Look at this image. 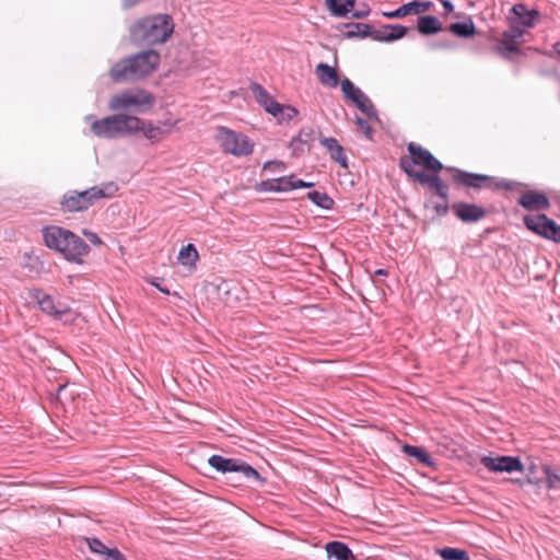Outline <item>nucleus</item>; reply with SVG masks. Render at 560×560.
I'll return each mask as SVG.
<instances>
[{"label": "nucleus", "instance_id": "1", "mask_svg": "<svg viewBox=\"0 0 560 560\" xmlns=\"http://www.w3.org/2000/svg\"><path fill=\"white\" fill-rule=\"evenodd\" d=\"M160 61L161 57L156 50H144L115 62L109 70V77L116 83L141 80L150 75L159 67Z\"/></svg>", "mask_w": 560, "mask_h": 560}, {"label": "nucleus", "instance_id": "2", "mask_svg": "<svg viewBox=\"0 0 560 560\" xmlns=\"http://www.w3.org/2000/svg\"><path fill=\"white\" fill-rule=\"evenodd\" d=\"M174 32V22L168 14L141 18L129 27L131 43L137 46L164 44Z\"/></svg>", "mask_w": 560, "mask_h": 560}, {"label": "nucleus", "instance_id": "3", "mask_svg": "<svg viewBox=\"0 0 560 560\" xmlns=\"http://www.w3.org/2000/svg\"><path fill=\"white\" fill-rule=\"evenodd\" d=\"M446 171L453 173L452 178L455 184L475 191H479L481 189H490L492 191H520L528 187L527 184L522 182L486 174L470 173L453 166H447Z\"/></svg>", "mask_w": 560, "mask_h": 560}, {"label": "nucleus", "instance_id": "4", "mask_svg": "<svg viewBox=\"0 0 560 560\" xmlns=\"http://www.w3.org/2000/svg\"><path fill=\"white\" fill-rule=\"evenodd\" d=\"M117 190L118 186L113 182L93 186L83 191L69 190L61 197L60 210L63 213L86 211L98 200L113 197Z\"/></svg>", "mask_w": 560, "mask_h": 560}, {"label": "nucleus", "instance_id": "5", "mask_svg": "<svg viewBox=\"0 0 560 560\" xmlns=\"http://www.w3.org/2000/svg\"><path fill=\"white\" fill-rule=\"evenodd\" d=\"M142 119L124 114H116L95 120L92 126V132L100 138L116 139L127 137L140 131Z\"/></svg>", "mask_w": 560, "mask_h": 560}, {"label": "nucleus", "instance_id": "6", "mask_svg": "<svg viewBox=\"0 0 560 560\" xmlns=\"http://www.w3.org/2000/svg\"><path fill=\"white\" fill-rule=\"evenodd\" d=\"M410 156H401L399 159V167L412 179L417 180L416 174L423 173L415 168L421 165L425 171L434 173L445 168L444 165L427 149L420 144L410 142L407 147Z\"/></svg>", "mask_w": 560, "mask_h": 560}, {"label": "nucleus", "instance_id": "7", "mask_svg": "<svg viewBox=\"0 0 560 560\" xmlns=\"http://www.w3.org/2000/svg\"><path fill=\"white\" fill-rule=\"evenodd\" d=\"M155 103L152 93L143 89H129L121 93L114 94L108 102V108L114 112L126 110L131 106L136 112L143 114L149 110Z\"/></svg>", "mask_w": 560, "mask_h": 560}, {"label": "nucleus", "instance_id": "8", "mask_svg": "<svg viewBox=\"0 0 560 560\" xmlns=\"http://www.w3.org/2000/svg\"><path fill=\"white\" fill-rule=\"evenodd\" d=\"M208 464L219 472H240L247 480H254L258 485H264L266 479L253 466L240 458H226L214 454L209 457Z\"/></svg>", "mask_w": 560, "mask_h": 560}, {"label": "nucleus", "instance_id": "9", "mask_svg": "<svg viewBox=\"0 0 560 560\" xmlns=\"http://www.w3.org/2000/svg\"><path fill=\"white\" fill-rule=\"evenodd\" d=\"M217 139L222 151L235 156L248 155L253 152L254 144L249 138L241 132H235L226 127H219Z\"/></svg>", "mask_w": 560, "mask_h": 560}, {"label": "nucleus", "instance_id": "10", "mask_svg": "<svg viewBox=\"0 0 560 560\" xmlns=\"http://www.w3.org/2000/svg\"><path fill=\"white\" fill-rule=\"evenodd\" d=\"M523 222L524 225L533 233L555 243H560V225L549 219L546 214H527L524 215Z\"/></svg>", "mask_w": 560, "mask_h": 560}, {"label": "nucleus", "instance_id": "11", "mask_svg": "<svg viewBox=\"0 0 560 560\" xmlns=\"http://www.w3.org/2000/svg\"><path fill=\"white\" fill-rule=\"evenodd\" d=\"M341 91L343 93L345 98L351 101L355 104V106L364 113L369 119L371 120H378L377 110L372 103V101L369 98L368 95H365L361 89L355 86L352 81L348 78H345L340 81Z\"/></svg>", "mask_w": 560, "mask_h": 560}, {"label": "nucleus", "instance_id": "12", "mask_svg": "<svg viewBox=\"0 0 560 560\" xmlns=\"http://www.w3.org/2000/svg\"><path fill=\"white\" fill-rule=\"evenodd\" d=\"M90 250L89 244L83 238L72 231H69L62 253L65 259L82 265L84 262L83 257L86 256Z\"/></svg>", "mask_w": 560, "mask_h": 560}, {"label": "nucleus", "instance_id": "13", "mask_svg": "<svg viewBox=\"0 0 560 560\" xmlns=\"http://www.w3.org/2000/svg\"><path fill=\"white\" fill-rule=\"evenodd\" d=\"M539 12L535 8H528L524 2H515L509 12V22L512 26L529 28L535 26Z\"/></svg>", "mask_w": 560, "mask_h": 560}, {"label": "nucleus", "instance_id": "14", "mask_svg": "<svg viewBox=\"0 0 560 560\" xmlns=\"http://www.w3.org/2000/svg\"><path fill=\"white\" fill-rule=\"evenodd\" d=\"M482 465L494 472H513L524 470V466L518 457L514 456H485L481 459Z\"/></svg>", "mask_w": 560, "mask_h": 560}, {"label": "nucleus", "instance_id": "15", "mask_svg": "<svg viewBox=\"0 0 560 560\" xmlns=\"http://www.w3.org/2000/svg\"><path fill=\"white\" fill-rule=\"evenodd\" d=\"M454 215L464 223H476L487 215V210L476 203L458 201L452 205Z\"/></svg>", "mask_w": 560, "mask_h": 560}, {"label": "nucleus", "instance_id": "16", "mask_svg": "<svg viewBox=\"0 0 560 560\" xmlns=\"http://www.w3.org/2000/svg\"><path fill=\"white\" fill-rule=\"evenodd\" d=\"M69 231L70 230L58 225H49L43 228L42 233L45 245L48 248L62 254Z\"/></svg>", "mask_w": 560, "mask_h": 560}, {"label": "nucleus", "instance_id": "17", "mask_svg": "<svg viewBox=\"0 0 560 560\" xmlns=\"http://www.w3.org/2000/svg\"><path fill=\"white\" fill-rule=\"evenodd\" d=\"M256 102L265 108L267 113L272 116H277V112H280V103H278L268 91L259 83H252L249 86Z\"/></svg>", "mask_w": 560, "mask_h": 560}, {"label": "nucleus", "instance_id": "18", "mask_svg": "<svg viewBox=\"0 0 560 560\" xmlns=\"http://www.w3.org/2000/svg\"><path fill=\"white\" fill-rule=\"evenodd\" d=\"M517 203L527 211L547 210L550 207L548 197L538 191H528L523 194L518 198Z\"/></svg>", "mask_w": 560, "mask_h": 560}, {"label": "nucleus", "instance_id": "19", "mask_svg": "<svg viewBox=\"0 0 560 560\" xmlns=\"http://www.w3.org/2000/svg\"><path fill=\"white\" fill-rule=\"evenodd\" d=\"M31 296L37 301L40 310L47 315L61 318L68 312L66 307L61 308L56 305L52 296L44 293L40 289H35Z\"/></svg>", "mask_w": 560, "mask_h": 560}, {"label": "nucleus", "instance_id": "20", "mask_svg": "<svg viewBox=\"0 0 560 560\" xmlns=\"http://www.w3.org/2000/svg\"><path fill=\"white\" fill-rule=\"evenodd\" d=\"M417 182L422 185H429L435 190L441 200H448V185L436 174L419 173L416 174Z\"/></svg>", "mask_w": 560, "mask_h": 560}, {"label": "nucleus", "instance_id": "21", "mask_svg": "<svg viewBox=\"0 0 560 560\" xmlns=\"http://www.w3.org/2000/svg\"><path fill=\"white\" fill-rule=\"evenodd\" d=\"M319 142L329 152L331 160L337 162L343 168L348 167V159L345 149L336 138L322 137Z\"/></svg>", "mask_w": 560, "mask_h": 560}, {"label": "nucleus", "instance_id": "22", "mask_svg": "<svg viewBox=\"0 0 560 560\" xmlns=\"http://www.w3.org/2000/svg\"><path fill=\"white\" fill-rule=\"evenodd\" d=\"M432 4L433 2H406L397 10L383 12V15L388 19H397L408 14H421L429 11Z\"/></svg>", "mask_w": 560, "mask_h": 560}, {"label": "nucleus", "instance_id": "23", "mask_svg": "<svg viewBox=\"0 0 560 560\" xmlns=\"http://www.w3.org/2000/svg\"><path fill=\"white\" fill-rule=\"evenodd\" d=\"M315 73L319 82L327 88H336L340 82L337 70L325 62L316 66Z\"/></svg>", "mask_w": 560, "mask_h": 560}, {"label": "nucleus", "instance_id": "24", "mask_svg": "<svg viewBox=\"0 0 560 560\" xmlns=\"http://www.w3.org/2000/svg\"><path fill=\"white\" fill-rule=\"evenodd\" d=\"M326 551L329 559L334 560H355L352 550L342 541H330L326 545Z\"/></svg>", "mask_w": 560, "mask_h": 560}, {"label": "nucleus", "instance_id": "25", "mask_svg": "<svg viewBox=\"0 0 560 560\" xmlns=\"http://www.w3.org/2000/svg\"><path fill=\"white\" fill-rule=\"evenodd\" d=\"M22 268L26 270L31 277H39L42 273L47 272L44 260L33 253H25L23 255Z\"/></svg>", "mask_w": 560, "mask_h": 560}, {"label": "nucleus", "instance_id": "26", "mask_svg": "<svg viewBox=\"0 0 560 560\" xmlns=\"http://www.w3.org/2000/svg\"><path fill=\"white\" fill-rule=\"evenodd\" d=\"M418 32L424 36L434 35L443 30L442 23L434 15H420L417 24Z\"/></svg>", "mask_w": 560, "mask_h": 560}, {"label": "nucleus", "instance_id": "27", "mask_svg": "<svg viewBox=\"0 0 560 560\" xmlns=\"http://www.w3.org/2000/svg\"><path fill=\"white\" fill-rule=\"evenodd\" d=\"M178 262L189 269H195L199 259V254L194 244L183 246L178 253Z\"/></svg>", "mask_w": 560, "mask_h": 560}, {"label": "nucleus", "instance_id": "28", "mask_svg": "<svg viewBox=\"0 0 560 560\" xmlns=\"http://www.w3.org/2000/svg\"><path fill=\"white\" fill-rule=\"evenodd\" d=\"M315 140V130L312 127H306L300 130L296 137L291 140L290 147L293 149L294 155H299L303 150L299 148L300 144H311Z\"/></svg>", "mask_w": 560, "mask_h": 560}, {"label": "nucleus", "instance_id": "29", "mask_svg": "<svg viewBox=\"0 0 560 560\" xmlns=\"http://www.w3.org/2000/svg\"><path fill=\"white\" fill-rule=\"evenodd\" d=\"M402 450L408 456L418 459L419 463L427 467H432L434 465L430 454L421 446L405 444Z\"/></svg>", "mask_w": 560, "mask_h": 560}, {"label": "nucleus", "instance_id": "30", "mask_svg": "<svg viewBox=\"0 0 560 560\" xmlns=\"http://www.w3.org/2000/svg\"><path fill=\"white\" fill-rule=\"evenodd\" d=\"M448 30L455 36L460 38H469L476 34V26L470 19L465 22L452 23Z\"/></svg>", "mask_w": 560, "mask_h": 560}, {"label": "nucleus", "instance_id": "31", "mask_svg": "<svg viewBox=\"0 0 560 560\" xmlns=\"http://www.w3.org/2000/svg\"><path fill=\"white\" fill-rule=\"evenodd\" d=\"M443 560H470L469 553L459 548L444 547L435 550Z\"/></svg>", "mask_w": 560, "mask_h": 560}, {"label": "nucleus", "instance_id": "32", "mask_svg": "<svg viewBox=\"0 0 560 560\" xmlns=\"http://www.w3.org/2000/svg\"><path fill=\"white\" fill-rule=\"evenodd\" d=\"M346 26L349 28V31L346 33V36L349 38L352 37H361L365 38L369 37L371 34V31L373 30V25L368 23H348Z\"/></svg>", "mask_w": 560, "mask_h": 560}, {"label": "nucleus", "instance_id": "33", "mask_svg": "<svg viewBox=\"0 0 560 560\" xmlns=\"http://www.w3.org/2000/svg\"><path fill=\"white\" fill-rule=\"evenodd\" d=\"M307 198L317 207L329 210L334 206V200L326 192L313 190L307 192Z\"/></svg>", "mask_w": 560, "mask_h": 560}, {"label": "nucleus", "instance_id": "34", "mask_svg": "<svg viewBox=\"0 0 560 560\" xmlns=\"http://www.w3.org/2000/svg\"><path fill=\"white\" fill-rule=\"evenodd\" d=\"M358 2H342L346 9H350V18L352 19H362L369 15L371 12V8L366 2H360L361 5L359 9L355 8Z\"/></svg>", "mask_w": 560, "mask_h": 560}, {"label": "nucleus", "instance_id": "35", "mask_svg": "<svg viewBox=\"0 0 560 560\" xmlns=\"http://www.w3.org/2000/svg\"><path fill=\"white\" fill-rule=\"evenodd\" d=\"M495 51L499 55H501L503 58H509V54H511V52L517 54V52H520V48L512 40L502 38L497 43Z\"/></svg>", "mask_w": 560, "mask_h": 560}, {"label": "nucleus", "instance_id": "36", "mask_svg": "<svg viewBox=\"0 0 560 560\" xmlns=\"http://www.w3.org/2000/svg\"><path fill=\"white\" fill-rule=\"evenodd\" d=\"M140 131H143L147 139L153 141L160 140L162 136L166 133V131H164L161 127L153 126L151 122L145 124L143 120L142 128H140Z\"/></svg>", "mask_w": 560, "mask_h": 560}, {"label": "nucleus", "instance_id": "37", "mask_svg": "<svg viewBox=\"0 0 560 560\" xmlns=\"http://www.w3.org/2000/svg\"><path fill=\"white\" fill-rule=\"evenodd\" d=\"M280 112H277V116H273L280 124L290 121L299 114V110L291 105L280 104Z\"/></svg>", "mask_w": 560, "mask_h": 560}, {"label": "nucleus", "instance_id": "38", "mask_svg": "<svg viewBox=\"0 0 560 560\" xmlns=\"http://www.w3.org/2000/svg\"><path fill=\"white\" fill-rule=\"evenodd\" d=\"M387 42H394L406 36L408 28L399 24H387Z\"/></svg>", "mask_w": 560, "mask_h": 560}, {"label": "nucleus", "instance_id": "39", "mask_svg": "<svg viewBox=\"0 0 560 560\" xmlns=\"http://www.w3.org/2000/svg\"><path fill=\"white\" fill-rule=\"evenodd\" d=\"M542 471L546 476V486L548 489L557 488L560 485V475L549 465H544Z\"/></svg>", "mask_w": 560, "mask_h": 560}, {"label": "nucleus", "instance_id": "40", "mask_svg": "<svg viewBox=\"0 0 560 560\" xmlns=\"http://www.w3.org/2000/svg\"><path fill=\"white\" fill-rule=\"evenodd\" d=\"M88 546L93 553L104 555L105 557L113 549L106 547L98 538H86Z\"/></svg>", "mask_w": 560, "mask_h": 560}, {"label": "nucleus", "instance_id": "41", "mask_svg": "<svg viewBox=\"0 0 560 560\" xmlns=\"http://www.w3.org/2000/svg\"><path fill=\"white\" fill-rule=\"evenodd\" d=\"M329 12L336 18H348L350 9H346L342 2H326Z\"/></svg>", "mask_w": 560, "mask_h": 560}, {"label": "nucleus", "instance_id": "42", "mask_svg": "<svg viewBox=\"0 0 560 560\" xmlns=\"http://www.w3.org/2000/svg\"><path fill=\"white\" fill-rule=\"evenodd\" d=\"M277 186L279 187L278 191H289L294 189V175L282 176L276 178Z\"/></svg>", "mask_w": 560, "mask_h": 560}, {"label": "nucleus", "instance_id": "43", "mask_svg": "<svg viewBox=\"0 0 560 560\" xmlns=\"http://www.w3.org/2000/svg\"><path fill=\"white\" fill-rule=\"evenodd\" d=\"M523 30L524 28L521 26L510 25V30L504 31L503 38L515 43V40L523 35Z\"/></svg>", "mask_w": 560, "mask_h": 560}, {"label": "nucleus", "instance_id": "44", "mask_svg": "<svg viewBox=\"0 0 560 560\" xmlns=\"http://www.w3.org/2000/svg\"><path fill=\"white\" fill-rule=\"evenodd\" d=\"M355 125L364 133V136L368 139H372L373 129H372V127L369 125V122L364 118H362L360 116H357L355 117Z\"/></svg>", "mask_w": 560, "mask_h": 560}, {"label": "nucleus", "instance_id": "45", "mask_svg": "<svg viewBox=\"0 0 560 560\" xmlns=\"http://www.w3.org/2000/svg\"><path fill=\"white\" fill-rule=\"evenodd\" d=\"M386 33H387L386 25H383L378 28H375L373 26V30L371 31V34L369 37H371L372 39H374L376 42H387Z\"/></svg>", "mask_w": 560, "mask_h": 560}, {"label": "nucleus", "instance_id": "46", "mask_svg": "<svg viewBox=\"0 0 560 560\" xmlns=\"http://www.w3.org/2000/svg\"><path fill=\"white\" fill-rule=\"evenodd\" d=\"M258 190L261 191H278L279 187L277 186L276 178L262 180L257 185Z\"/></svg>", "mask_w": 560, "mask_h": 560}, {"label": "nucleus", "instance_id": "47", "mask_svg": "<svg viewBox=\"0 0 560 560\" xmlns=\"http://www.w3.org/2000/svg\"><path fill=\"white\" fill-rule=\"evenodd\" d=\"M433 209L439 217H444L448 213L452 207H450L448 200H442V202L434 203Z\"/></svg>", "mask_w": 560, "mask_h": 560}, {"label": "nucleus", "instance_id": "48", "mask_svg": "<svg viewBox=\"0 0 560 560\" xmlns=\"http://www.w3.org/2000/svg\"><path fill=\"white\" fill-rule=\"evenodd\" d=\"M82 234L95 246H101L103 244L101 237L88 229H83Z\"/></svg>", "mask_w": 560, "mask_h": 560}, {"label": "nucleus", "instance_id": "49", "mask_svg": "<svg viewBox=\"0 0 560 560\" xmlns=\"http://www.w3.org/2000/svg\"><path fill=\"white\" fill-rule=\"evenodd\" d=\"M105 560H127L125 556L117 549L114 548L112 551L107 553Z\"/></svg>", "mask_w": 560, "mask_h": 560}, {"label": "nucleus", "instance_id": "50", "mask_svg": "<svg viewBox=\"0 0 560 560\" xmlns=\"http://www.w3.org/2000/svg\"><path fill=\"white\" fill-rule=\"evenodd\" d=\"M163 281V279L161 278H152L150 280V283L155 287L159 291H161L162 293L164 294H170V290L165 287H162L161 282Z\"/></svg>", "mask_w": 560, "mask_h": 560}, {"label": "nucleus", "instance_id": "51", "mask_svg": "<svg viewBox=\"0 0 560 560\" xmlns=\"http://www.w3.org/2000/svg\"><path fill=\"white\" fill-rule=\"evenodd\" d=\"M313 186H314V183H312V182H304L303 179H300V178H298L294 175V189H298V188H310V187H313Z\"/></svg>", "mask_w": 560, "mask_h": 560}, {"label": "nucleus", "instance_id": "52", "mask_svg": "<svg viewBox=\"0 0 560 560\" xmlns=\"http://www.w3.org/2000/svg\"><path fill=\"white\" fill-rule=\"evenodd\" d=\"M452 44L450 42H439L432 44V48H451Z\"/></svg>", "mask_w": 560, "mask_h": 560}, {"label": "nucleus", "instance_id": "53", "mask_svg": "<svg viewBox=\"0 0 560 560\" xmlns=\"http://www.w3.org/2000/svg\"><path fill=\"white\" fill-rule=\"evenodd\" d=\"M444 7V13L448 14L454 10L453 2H442Z\"/></svg>", "mask_w": 560, "mask_h": 560}, {"label": "nucleus", "instance_id": "54", "mask_svg": "<svg viewBox=\"0 0 560 560\" xmlns=\"http://www.w3.org/2000/svg\"><path fill=\"white\" fill-rule=\"evenodd\" d=\"M553 50L558 56H560V42L553 44Z\"/></svg>", "mask_w": 560, "mask_h": 560}, {"label": "nucleus", "instance_id": "55", "mask_svg": "<svg viewBox=\"0 0 560 560\" xmlns=\"http://www.w3.org/2000/svg\"><path fill=\"white\" fill-rule=\"evenodd\" d=\"M387 273L388 272L385 269H378V270L375 271L376 276H387Z\"/></svg>", "mask_w": 560, "mask_h": 560}, {"label": "nucleus", "instance_id": "56", "mask_svg": "<svg viewBox=\"0 0 560 560\" xmlns=\"http://www.w3.org/2000/svg\"><path fill=\"white\" fill-rule=\"evenodd\" d=\"M135 2H126L125 4V9H129L131 7V4H133Z\"/></svg>", "mask_w": 560, "mask_h": 560}]
</instances>
